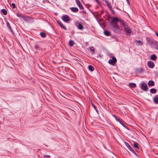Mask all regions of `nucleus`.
Returning <instances> with one entry per match:
<instances>
[{
  "instance_id": "bb28decb",
  "label": "nucleus",
  "mask_w": 158,
  "mask_h": 158,
  "mask_svg": "<svg viewBox=\"0 0 158 158\" xmlns=\"http://www.w3.org/2000/svg\"><path fill=\"white\" fill-rule=\"evenodd\" d=\"M125 144L130 150L131 149H132V148L128 143L127 142H125Z\"/></svg>"
},
{
  "instance_id": "4c0bfd02",
  "label": "nucleus",
  "mask_w": 158,
  "mask_h": 158,
  "mask_svg": "<svg viewBox=\"0 0 158 158\" xmlns=\"http://www.w3.org/2000/svg\"><path fill=\"white\" fill-rule=\"evenodd\" d=\"M116 120L118 122V121H120V119L117 118V119H116Z\"/></svg>"
},
{
  "instance_id": "1a4fd4ad",
  "label": "nucleus",
  "mask_w": 158,
  "mask_h": 158,
  "mask_svg": "<svg viewBox=\"0 0 158 158\" xmlns=\"http://www.w3.org/2000/svg\"><path fill=\"white\" fill-rule=\"evenodd\" d=\"M75 2L81 10H83L84 8L82 5L81 4V2L79 0H75Z\"/></svg>"
},
{
  "instance_id": "9d476101",
  "label": "nucleus",
  "mask_w": 158,
  "mask_h": 158,
  "mask_svg": "<svg viewBox=\"0 0 158 158\" xmlns=\"http://www.w3.org/2000/svg\"><path fill=\"white\" fill-rule=\"evenodd\" d=\"M148 65L149 68L153 69L154 67L155 64L152 62L149 61L148 62Z\"/></svg>"
},
{
  "instance_id": "4be33fe9",
  "label": "nucleus",
  "mask_w": 158,
  "mask_h": 158,
  "mask_svg": "<svg viewBox=\"0 0 158 158\" xmlns=\"http://www.w3.org/2000/svg\"><path fill=\"white\" fill-rule=\"evenodd\" d=\"M150 91L151 93L155 94L156 93L157 90L155 89L152 88L150 89Z\"/></svg>"
},
{
  "instance_id": "20e7f679",
  "label": "nucleus",
  "mask_w": 158,
  "mask_h": 158,
  "mask_svg": "<svg viewBox=\"0 0 158 158\" xmlns=\"http://www.w3.org/2000/svg\"><path fill=\"white\" fill-rule=\"evenodd\" d=\"M141 89L144 91H147L148 89L147 84L144 82H143L141 86Z\"/></svg>"
},
{
  "instance_id": "a878e982",
  "label": "nucleus",
  "mask_w": 158,
  "mask_h": 158,
  "mask_svg": "<svg viewBox=\"0 0 158 158\" xmlns=\"http://www.w3.org/2000/svg\"><path fill=\"white\" fill-rule=\"evenodd\" d=\"M1 12H2L4 15H6L7 14V11L5 9H2L1 10Z\"/></svg>"
},
{
  "instance_id": "f704fd0d",
  "label": "nucleus",
  "mask_w": 158,
  "mask_h": 158,
  "mask_svg": "<svg viewBox=\"0 0 158 158\" xmlns=\"http://www.w3.org/2000/svg\"><path fill=\"white\" fill-rule=\"evenodd\" d=\"M11 6H12L13 8H15L16 7V6L15 3H12Z\"/></svg>"
},
{
  "instance_id": "423d86ee",
  "label": "nucleus",
  "mask_w": 158,
  "mask_h": 158,
  "mask_svg": "<svg viewBox=\"0 0 158 158\" xmlns=\"http://www.w3.org/2000/svg\"><path fill=\"white\" fill-rule=\"evenodd\" d=\"M34 48L36 52H39L42 51V48L40 44H35V45Z\"/></svg>"
},
{
  "instance_id": "2f4dec72",
  "label": "nucleus",
  "mask_w": 158,
  "mask_h": 158,
  "mask_svg": "<svg viewBox=\"0 0 158 158\" xmlns=\"http://www.w3.org/2000/svg\"><path fill=\"white\" fill-rule=\"evenodd\" d=\"M110 10L112 11V12L113 14L114 15H115L116 12L113 10L112 8H111V9H110Z\"/></svg>"
},
{
  "instance_id": "412c9836",
  "label": "nucleus",
  "mask_w": 158,
  "mask_h": 158,
  "mask_svg": "<svg viewBox=\"0 0 158 158\" xmlns=\"http://www.w3.org/2000/svg\"><path fill=\"white\" fill-rule=\"evenodd\" d=\"M134 147L137 148H139V144L136 142H134Z\"/></svg>"
},
{
  "instance_id": "aec40b11",
  "label": "nucleus",
  "mask_w": 158,
  "mask_h": 158,
  "mask_svg": "<svg viewBox=\"0 0 158 158\" xmlns=\"http://www.w3.org/2000/svg\"><path fill=\"white\" fill-rule=\"evenodd\" d=\"M69 45L71 46H73L74 44L75 43L73 40H70L69 43Z\"/></svg>"
},
{
  "instance_id": "ea45409f",
  "label": "nucleus",
  "mask_w": 158,
  "mask_h": 158,
  "mask_svg": "<svg viewBox=\"0 0 158 158\" xmlns=\"http://www.w3.org/2000/svg\"><path fill=\"white\" fill-rule=\"evenodd\" d=\"M120 124H122V123H123V122L120 119V121H118Z\"/></svg>"
},
{
  "instance_id": "6ab92c4d",
  "label": "nucleus",
  "mask_w": 158,
  "mask_h": 158,
  "mask_svg": "<svg viewBox=\"0 0 158 158\" xmlns=\"http://www.w3.org/2000/svg\"><path fill=\"white\" fill-rule=\"evenodd\" d=\"M151 59L152 60H155L157 58V57L155 54H153L151 56Z\"/></svg>"
},
{
  "instance_id": "c03bdc74",
  "label": "nucleus",
  "mask_w": 158,
  "mask_h": 158,
  "mask_svg": "<svg viewBox=\"0 0 158 158\" xmlns=\"http://www.w3.org/2000/svg\"><path fill=\"white\" fill-rule=\"evenodd\" d=\"M113 116L114 117L116 116L115 115H113Z\"/></svg>"
},
{
  "instance_id": "f3484780",
  "label": "nucleus",
  "mask_w": 158,
  "mask_h": 158,
  "mask_svg": "<svg viewBox=\"0 0 158 158\" xmlns=\"http://www.w3.org/2000/svg\"><path fill=\"white\" fill-rule=\"evenodd\" d=\"M144 70V69H143V68H141L138 69H137V72L138 73H141L142 72H143Z\"/></svg>"
},
{
  "instance_id": "9b49d317",
  "label": "nucleus",
  "mask_w": 158,
  "mask_h": 158,
  "mask_svg": "<svg viewBox=\"0 0 158 158\" xmlns=\"http://www.w3.org/2000/svg\"><path fill=\"white\" fill-rule=\"evenodd\" d=\"M57 23L60 26L61 28L64 29L65 30H67L66 27L60 21H57Z\"/></svg>"
},
{
  "instance_id": "37998d69",
  "label": "nucleus",
  "mask_w": 158,
  "mask_h": 158,
  "mask_svg": "<svg viewBox=\"0 0 158 158\" xmlns=\"http://www.w3.org/2000/svg\"><path fill=\"white\" fill-rule=\"evenodd\" d=\"M114 118H115V119H117V116H115Z\"/></svg>"
},
{
  "instance_id": "0eeeda50",
  "label": "nucleus",
  "mask_w": 158,
  "mask_h": 158,
  "mask_svg": "<svg viewBox=\"0 0 158 158\" xmlns=\"http://www.w3.org/2000/svg\"><path fill=\"white\" fill-rule=\"evenodd\" d=\"M62 20L65 22H68L69 21L70 19L69 17L67 15H65L63 16H62Z\"/></svg>"
},
{
  "instance_id": "6e6552de",
  "label": "nucleus",
  "mask_w": 158,
  "mask_h": 158,
  "mask_svg": "<svg viewBox=\"0 0 158 158\" xmlns=\"http://www.w3.org/2000/svg\"><path fill=\"white\" fill-rule=\"evenodd\" d=\"M124 30L127 33L128 35H129V34L131 33L132 31L131 29L127 27V26L126 25L124 27Z\"/></svg>"
},
{
  "instance_id": "f257e3e1",
  "label": "nucleus",
  "mask_w": 158,
  "mask_h": 158,
  "mask_svg": "<svg viewBox=\"0 0 158 158\" xmlns=\"http://www.w3.org/2000/svg\"><path fill=\"white\" fill-rule=\"evenodd\" d=\"M110 25L112 30L114 32L118 34L121 33V29L119 28L117 23H116L115 22H114L113 19H111Z\"/></svg>"
},
{
  "instance_id": "a211bd4d",
  "label": "nucleus",
  "mask_w": 158,
  "mask_h": 158,
  "mask_svg": "<svg viewBox=\"0 0 158 158\" xmlns=\"http://www.w3.org/2000/svg\"><path fill=\"white\" fill-rule=\"evenodd\" d=\"M149 86H153L154 85V82L152 81H149L148 83Z\"/></svg>"
},
{
  "instance_id": "5701e85b",
  "label": "nucleus",
  "mask_w": 158,
  "mask_h": 158,
  "mask_svg": "<svg viewBox=\"0 0 158 158\" xmlns=\"http://www.w3.org/2000/svg\"><path fill=\"white\" fill-rule=\"evenodd\" d=\"M40 35L41 37L43 38H45L46 36V34L44 32H41L40 33Z\"/></svg>"
},
{
  "instance_id": "2eb2a0df",
  "label": "nucleus",
  "mask_w": 158,
  "mask_h": 158,
  "mask_svg": "<svg viewBox=\"0 0 158 158\" xmlns=\"http://www.w3.org/2000/svg\"><path fill=\"white\" fill-rule=\"evenodd\" d=\"M105 1L109 10L112 8L110 2L108 0H105Z\"/></svg>"
},
{
  "instance_id": "72a5a7b5",
  "label": "nucleus",
  "mask_w": 158,
  "mask_h": 158,
  "mask_svg": "<svg viewBox=\"0 0 158 158\" xmlns=\"http://www.w3.org/2000/svg\"><path fill=\"white\" fill-rule=\"evenodd\" d=\"M122 125H123L124 127H125L126 128H127V129H129L126 126V125H125L123 122V123H122V124H121Z\"/></svg>"
},
{
  "instance_id": "39448f33",
  "label": "nucleus",
  "mask_w": 158,
  "mask_h": 158,
  "mask_svg": "<svg viewBox=\"0 0 158 158\" xmlns=\"http://www.w3.org/2000/svg\"><path fill=\"white\" fill-rule=\"evenodd\" d=\"M117 59L116 58L113 56L112 57V59L108 61L109 64H111L112 65H114L115 63L117 62Z\"/></svg>"
},
{
  "instance_id": "a19ab883",
  "label": "nucleus",
  "mask_w": 158,
  "mask_h": 158,
  "mask_svg": "<svg viewBox=\"0 0 158 158\" xmlns=\"http://www.w3.org/2000/svg\"><path fill=\"white\" fill-rule=\"evenodd\" d=\"M130 151H131V152H132L133 153V152H134V151L132 149H132H131Z\"/></svg>"
},
{
  "instance_id": "e433bc0d",
  "label": "nucleus",
  "mask_w": 158,
  "mask_h": 158,
  "mask_svg": "<svg viewBox=\"0 0 158 158\" xmlns=\"http://www.w3.org/2000/svg\"><path fill=\"white\" fill-rule=\"evenodd\" d=\"M96 2L98 4H100V3L98 0H95Z\"/></svg>"
},
{
  "instance_id": "49530a36",
  "label": "nucleus",
  "mask_w": 158,
  "mask_h": 158,
  "mask_svg": "<svg viewBox=\"0 0 158 158\" xmlns=\"http://www.w3.org/2000/svg\"><path fill=\"white\" fill-rule=\"evenodd\" d=\"M127 2H129V1H128V0H127Z\"/></svg>"
},
{
  "instance_id": "b1692460",
  "label": "nucleus",
  "mask_w": 158,
  "mask_h": 158,
  "mask_svg": "<svg viewBox=\"0 0 158 158\" xmlns=\"http://www.w3.org/2000/svg\"><path fill=\"white\" fill-rule=\"evenodd\" d=\"M89 69L91 71H93L94 70V67L91 65H89L88 66Z\"/></svg>"
},
{
  "instance_id": "cd10ccee",
  "label": "nucleus",
  "mask_w": 158,
  "mask_h": 158,
  "mask_svg": "<svg viewBox=\"0 0 158 158\" xmlns=\"http://www.w3.org/2000/svg\"><path fill=\"white\" fill-rule=\"evenodd\" d=\"M92 106L94 108V109L96 111V112L98 114L99 113L98 111V109H97V107L93 103H92Z\"/></svg>"
},
{
  "instance_id": "ddd939ff",
  "label": "nucleus",
  "mask_w": 158,
  "mask_h": 158,
  "mask_svg": "<svg viewBox=\"0 0 158 158\" xmlns=\"http://www.w3.org/2000/svg\"><path fill=\"white\" fill-rule=\"evenodd\" d=\"M77 26L78 29L81 30L83 29V26L81 24L79 23H77Z\"/></svg>"
},
{
  "instance_id": "f03ea898",
  "label": "nucleus",
  "mask_w": 158,
  "mask_h": 158,
  "mask_svg": "<svg viewBox=\"0 0 158 158\" xmlns=\"http://www.w3.org/2000/svg\"><path fill=\"white\" fill-rule=\"evenodd\" d=\"M113 19L114 22H115L116 23L117 22H119L121 25H123L124 27L126 25H125L124 21L122 19H119L117 17H114Z\"/></svg>"
},
{
  "instance_id": "4468645a",
  "label": "nucleus",
  "mask_w": 158,
  "mask_h": 158,
  "mask_svg": "<svg viewBox=\"0 0 158 158\" xmlns=\"http://www.w3.org/2000/svg\"><path fill=\"white\" fill-rule=\"evenodd\" d=\"M153 101L155 103L158 104V95H156L154 97Z\"/></svg>"
},
{
  "instance_id": "58836bf2",
  "label": "nucleus",
  "mask_w": 158,
  "mask_h": 158,
  "mask_svg": "<svg viewBox=\"0 0 158 158\" xmlns=\"http://www.w3.org/2000/svg\"><path fill=\"white\" fill-rule=\"evenodd\" d=\"M155 33L156 36L158 37V33L155 32Z\"/></svg>"
},
{
  "instance_id": "c85d7f7f",
  "label": "nucleus",
  "mask_w": 158,
  "mask_h": 158,
  "mask_svg": "<svg viewBox=\"0 0 158 158\" xmlns=\"http://www.w3.org/2000/svg\"><path fill=\"white\" fill-rule=\"evenodd\" d=\"M136 42L139 45L141 46L143 44V43L139 40H137Z\"/></svg>"
},
{
  "instance_id": "a18cd8bd",
  "label": "nucleus",
  "mask_w": 158,
  "mask_h": 158,
  "mask_svg": "<svg viewBox=\"0 0 158 158\" xmlns=\"http://www.w3.org/2000/svg\"><path fill=\"white\" fill-rule=\"evenodd\" d=\"M116 9H118V10H120L118 8H117V7H116Z\"/></svg>"
},
{
  "instance_id": "f8f14e48",
  "label": "nucleus",
  "mask_w": 158,
  "mask_h": 158,
  "mask_svg": "<svg viewBox=\"0 0 158 158\" xmlns=\"http://www.w3.org/2000/svg\"><path fill=\"white\" fill-rule=\"evenodd\" d=\"M16 15L19 17H21V18H23L25 19H28V17H27L25 16H24L22 14L20 13H17L16 14Z\"/></svg>"
},
{
  "instance_id": "393cba45",
  "label": "nucleus",
  "mask_w": 158,
  "mask_h": 158,
  "mask_svg": "<svg viewBox=\"0 0 158 158\" xmlns=\"http://www.w3.org/2000/svg\"><path fill=\"white\" fill-rule=\"evenodd\" d=\"M105 35L107 36H108L110 35V32L107 31H104Z\"/></svg>"
},
{
  "instance_id": "7ed1b4c3",
  "label": "nucleus",
  "mask_w": 158,
  "mask_h": 158,
  "mask_svg": "<svg viewBox=\"0 0 158 158\" xmlns=\"http://www.w3.org/2000/svg\"><path fill=\"white\" fill-rule=\"evenodd\" d=\"M147 41L149 44L151 46L152 48H155L156 46V42L154 40H152L148 37L147 38Z\"/></svg>"
},
{
  "instance_id": "473e14b6",
  "label": "nucleus",
  "mask_w": 158,
  "mask_h": 158,
  "mask_svg": "<svg viewBox=\"0 0 158 158\" xmlns=\"http://www.w3.org/2000/svg\"><path fill=\"white\" fill-rule=\"evenodd\" d=\"M90 50L92 52H93L94 53V48L92 47H91L90 48Z\"/></svg>"
},
{
  "instance_id": "c9c22d12",
  "label": "nucleus",
  "mask_w": 158,
  "mask_h": 158,
  "mask_svg": "<svg viewBox=\"0 0 158 158\" xmlns=\"http://www.w3.org/2000/svg\"><path fill=\"white\" fill-rule=\"evenodd\" d=\"M50 156L48 155H45L44 156V157L50 158Z\"/></svg>"
},
{
  "instance_id": "7c9ffc66",
  "label": "nucleus",
  "mask_w": 158,
  "mask_h": 158,
  "mask_svg": "<svg viewBox=\"0 0 158 158\" xmlns=\"http://www.w3.org/2000/svg\"><path fill=\"white\" fill-rule=\"evenodd\" d=\"M130 86L131 87H135L136 86V85L135 83H132L130 84Z\"/></svg>"
},
{
  "instance_id": "79ce46f5",
  "label": "nucleus",
  "mask_w": 158,
  "mask_h": 158,
  "mask_svg": "<svg viewBox=\"0 0 158 158\" xmlns=\"http://www.w3.org/2000/svg\"><path fill=\"white\" fill-rule=\"evenodd\" d=\"M133 153H134L135 154H136L137 156H138V155L135 153V151H134V152H133Z\"/></svg>"
},
{
  "instance_id": "dca6fc26",
  "label": "nucleus",
  "mask_w": 158,
  "mask_h": 158,
  "mask_svg": "<svg viewBox=\"0 0 158 158\" xmlns=\"http://www.w3.org/2000/svg\"><path fill=\"white\" fill-rule=\"evenodd\" d=\"M71 10L73 12H77L78 10V9L77 7H72L70 8Z\"/></svg>"
},
{
  "instance_id": "c756f323",
  "label": "nucleus",
  "mask_w": 158,
  "mask_h": 158,
  "mask_svg": "<svg viewBox=\"0 0 158 158\" xmlns=\"http://www.w3.org/2000/svg\"><path fill=\"white\" fill-rule=\"evenodd\" d=\"M6 25H7V27L8 28V29L10 30H12V29H11V27L10 26V24L9 23V22H7L6 23Z\"/></svg>"
}]
</instances>
